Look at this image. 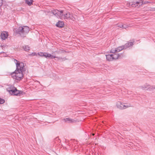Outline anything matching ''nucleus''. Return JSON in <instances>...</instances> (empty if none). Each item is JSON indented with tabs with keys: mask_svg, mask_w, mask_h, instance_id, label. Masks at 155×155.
Segmentation results:
<instances>
[{
	"mask_svg": "<svg viewBox=\"0 0 155 155\" xmlns=\"http://www.w3.org/2000/svg\"><path fill=\"white\" fill-rule=\"evenodd\" d=\"M53 14L58 18H61L63 17L64 19H68L71 18L72 15L69 12L65 13L63 10H58L57 9H54L52 11Z\"/></svg>",
	"mask_w": 155,
	"mask_h": 155,
	"instance_id": "1",
	"label": "nucleus"
},
{
	"mask_svg": "<svg viewBox=\"0 0 155 155\" xmlns=\"http://www.w3.org/2000/svg\"><path fill=\"white\" fill-rule=\"evenodd\" d=\"M29 30V28L28 26H20L16 29L15 32L21 37H24L27 34Z\"/></svg>",
	"mask_w": 155,
	"mask_h": 155,
	"instance_id": "2",
	"label": "nucleus"
},
{
	"mask_svg": "<svg viewBox=\"0 0 155 155\" xmlns=\"http://www.w3.org/2000/svg\"><path fill=\"white\" fill-rule=\"evenodd\" d=\"M15 62L16 64V72L17 71H19L20 73L23 74V72L25 71L26 69L25 68L23 63H19V61L16 59H15Z\"/></svg>",
	"mask_w": 155,
	"mask_h": 155,
	"instance_id": "3",
	"label": "nucleus"
},
{
	"mask_svg": "<svg viewBox=\"0 0 155 155\" xmlns=\"http://www.w3.org/2000/svg\"><path fill=\"white\" fill-rule=\"evenodd\" d=\"M151 2L147 1H143V0H139L136 2H134L133 3L130 2L129 4V5H130L132 7H139L140 5L143 4H146L150 3Z\"/></svg>",
	"mask_w": 155,
	"mask_h": 155,
	"instance_id": "4",
	"label": "nucleus"
},
{
	"mask_svg": "<svg viewBox=\"0 0 155 155\" xmlns=\"http://www.w3.org/2000/svg\"><path fill=\"white\" fill-rule=\"evenodd\" d=\"M23 74L20 73L19 71H17L16 72L15 71L12 73L11 76L14 79H15L18 81H20L21 80L23 77Z\"/></svg>",
	"mask_w": 155,
	"mask_h": 155,
	"instance_id": "5",
	"label": "nucleus"
},
{
	"mask_svg": "<svg viewBox=\"0 0 155 155\" xmlns=\"http://www.w3.org/2000/svg\"><path fill=\"white\" fill-rule=\"evenodd\" d=\"M134 45L133 42L132 41L129 42L128 43H126L124 45L119 46L116 48L117 52H120L122 50L126 49L128 48H129L133 46Z\"/></svg>",
	"mask_w": 155,
	"mask_h": 155,
	"instance_id": "6",
	"label": "nucleus"
},
{
	"mask_svg": "<svg viewBox=\"0 0 155 155\" xmlns=\"http://www.w3.org/2000/svg\"><path fill=\"white\" fill-rule=\"evenodd\" d=\"M117 107L120 109H125L127 107H131L130 104L127 105H125L124 103L121 102H118L116 103Z\"/></svg>",
	"mask_w": 155,
	"mask_h": 155,
	"instance_id": "7",
	"label": "nucleus"
},
{
	"mask_svg": "<svg viewBox=\"0 0 155 155\" xmlns=\"http://www.w3.org/2000/svg\"><path fill=\"white\" fill-rule=\"evenodd\" d=\"M63 121L65 122L72 123L77 122L78 120L76 119H72L70 118H65L63 119Z\"/></svg>",
	"mask_w": 155,
	"mask_h": 155,
	"instance_id": "8",
	"label": "nucleus"
},
{
	"mask_svg": "<svg viewBox=\"0 0 155 155\" xmlns=\"http://www.w3.org/2000/svg\"><path fill=\"white\" fill-rule=\"evenodd\" d=\"M142 88L144 90H151L155 89V87L153 86H151L150 85L146 84L142 86Z\"/></svg>",
	"mask_w": 155,
	"mask_h": 155,
	"instance_id": "9",
	"label": "nucleus"
},
{
	"mask_svg": "<svg viewBox=\"0 0 155 155\" xmlns=\"http://www.w3.org/2000/svg\"><path fill=\"white\" fill-rule=\"evenodd\" d=\"M8 35L7 32L3 31L2 32L1 35V38L3 40H5L8 37Z\"/></svg>",
	"mask_w": 155,
	"mask_h": 155,
	"instance_id": "10",
	"label": "nucleus"
},
{
	"mask_svg": "<svg viewBox=\"0 0 155 155\" xmlns=\"http://www.w3.org/2000/svg\"><path fill=\"white\" fill-rule=\"evenodd\" d=\"M45 57L46 58H57L58 59H62L61 58L58 57H56L55 56L52 55L51 54H48L47 53H45Z\"/></svg>",
	"mask_w": 155,
	"mask_h": 155,
	"instance_id": "11",
	"label": "nucleus"
},
{
	"mask_svg": "<svg viewBox=\"0 0 155 155\" xmlns=\"http://www.w3.org/2000/svg\"><path fill=\"white\" fill-rule=\"evenodd\" d=\"M15 87L13 85H10L7 89V91L10 94H12L13 93V91H14V89L15 88Z\"/></svg>",
	"mask_w": 155,
	"mask_h": 155,
	"instance_id": "12",
	"label": "nucleus"
},
{
	"mask_svg": "<svg viewBox=\"0 0 155 155\" xmlns=\"http://www.w3.org/2000/svg\"><path fill=\"white\" fill-rule=\"evenodd\" d=\"M112 56L113 60L117 59L119 58L120 57V55L122 54H118L117 53H116L114 54H112Z\"/></svg>",
	"mask_w": 155,
	"mask_h": 155,
	"instance_id": "13",
	"label": "nucleus"
},
{
	"mask_svg": "<svg viewBox=\"0 0 155 155\" xmlns=\"http://www.w3.org/2000/svg\"><path fill=\"white\" fill-rule=\"evenodd\" d=\"M21 92V91L18 90L16 88L14 89V91H13V93L12 95L17 96Z\"/></svg>",
	"mask_w": 155,
	"mask_h": 155,
	"instance_id": "14",
	"label": "nucleus"
},
{
	"mask_svg": "<svg viewBox=\"0 0 155 155\" xmlns=\"http://www.w3.org/2000/svg\"><path fill=\"white\" fill-rule=\"evenodd\" d=\"M64 24L62 21H59L56 24V25L58 27L62 28L64 26Z\"/></svg>",
	"mask_w": 155,
	"mask_h": 155,
	"instance_id": "15",
	"label": "nucleus"
},
{
	"mask_svg": "<svg viewBox=\"0 0 155 155\" xmlns=\"http://www.w3.org/2000/svg\"><path fill=\"white\" fill-rule=\"evenodd\" d=\"M111 54L106 55V58L108 61H112L113 60L112 56Z\"/></svg>",
	"mask_w": 155,
	"mask_h": 155,
	"instance_id": "16",
	"label": "nucleus"
},
{
	"mask_svg": "<svg viewBox=\"0 0 155 155\" xmlns=\"http://www.w3.org/2000/svg\"><path fill=\"white\" fill-rule=\"evenodd\" d=\"M25 3L29 6L31 5L33 2V0H25Z\"/></svg>",
	"mask_w": 155,
	"mask_h": 155,
	"instance_id": "17",
	"label": "nucleus"
},
{
	"mask_svg": "<svg viewBox=\"0 0 155 155\" xmlns=\"http://www.w3.org/2000/svg\"><path fill=\"white\" fill-rule=\"evenodd\" d=\"M24 50L26 51H28L30 50V47L28 46L25 45L23 46Z\"/></svg>",
	"mask_w": 155,
	"mask_h": 155,
	"instance_id": "18",
	"label": "nucleus"
},
{
	"mask_svg": "<svg viewBox=\"0 0 155 155\" xmlns=\"http://www.w3.org/2000/svg\"><path fill=\"white\" fill-rule=\"evenodd\" d=\"M111 53L114 54L116 53H117L116 51V48L112 49L110 51Z\"/></svg>",
	"mask_w": 155,
	"mask_h": 155,
	"instance_id": "19",
	"label": "nucleus"
},
{
	"mask_svg": "<svg viewBox=\"0 0 155 155\" xmlns=\"http://www.w3.org/2000/svg\"><path fill=\"white\" fill-rule=\"evenodd\" d=\"M38 55H39L40 56H44L45 57V53H44L43 52H41L40 53H38Z\"/></svg>",
	"mask_w": 155,
	"mask_h": 155,
	"instance_id": "20",
	"label": "nucleus"
},
{
	"mask_svg": "<svg viewBox=\"0 0 155 155\" xmlns=\"http://www.w3.org/2000/svg\"><path fill=\"white\" fill-rule=\"evenodd\" d=\"M5 101L4 99L0 98V104H2L4 103Z\"/></svg>",
	"mask_w": 155,
	"mask_h": 155,
	"instance_id": "21",
	"label": "nucleus"
},
{
	"mask_svg": "<svg viewBox=\"0 0 155 155\" xmlns=\"http://www.w3.org/2000/svg\"><path fill=\"white\" fill-rule=\"evenodd\" d=\"M29 55L30 56H36L38 55L37 53H36L35 52H32L31 54H29Z\"/></svg>",
	"mask_w": 155,
	"mask_h": 155,
	"instance_id": "22",
	"label": "nucleus"
},
{
	"mask_svg": "<svg viewBox=\"0 0 155 155\" xmlns=\"http://www.w3.org/2000/svg\"><path fill=\"white\" fill-rule=\"evenodd\" d=\"M118 26L120 28H126V27L125 26H124V25H121V24H120L118 25Z\"/></svg>",
	"mask_w": 155,
	"mask_h": 155,
	"instance_id": "23",
	"label": "nucleus"
},
{
	"mask_svg": "<svg viewBox=\"0 0 155 155\" xmlns=\"http://www.w3.org/2000/svg\"><path fill=\"white\" fill-rule=\"evenodd\" d=\"M2 0H0V8L2 5Z\"/></svg>",
	"mask_w": 155,
	"mask_h": 155,
	"instance_id": "24",
	"label": "nucleus"
},
{
	"mask_svg": "<svg viewBox=\"0 0 155 155\" xmlns=\"http://www.w3.org/2000/svg\"><path fill=\"white\" fill-rule=\"evenodd\" d=\"M62 51V50H59V51H55L54 52H58V53H60V52H61V51Z\"/></svg>",
	"mask_w": 155,
	"mask_h": 155,
	"instance_id": "25",
	"label": "nucleus"
},
{
	"mask_svg": "<svg viewBox=\"0 0 155 155\" xmlns=\"http://www.w3.org/2000/svg\"><path fill=\"white\" fill-rule=\"evenodd\" d=\"M153 9L151 10H152V11H155V8H153Z\"/></svg>",
	"mask_w": 155,
	"mask_h": 155,
	"instance_id": "26",
	"label": "nucleus"
},
{
	"mask_svg": "<svg viewBox=\"0 0 155 155\" xmlns=\"http://www.w3.org/2000/svg\"><path fill=\"white\" fill-rule=\"evenodd\" d=\"M4 53V52H3V51L1 52L0 53V54L1 53Z\"/></svg>",
	"mask_w": 155,
	"mask_h": 155,
	"instance_id": "27",
	"label": "nucleus"
},
{
	"mask_svg": "<svg viewBox=\"0 0 155 155\" xmlns=\"http://www.w3.org/2000/svg\"><path fill=\"white\" fill-rule=\"evenodd\" d=\"M1 47H2V45L1 46Z\"/></svg>",
	"mask_w": 155,
	"mask_h": 155,
	"instance_id": "28",
	"label": "nucleus"
},
{
	"mask_svg": "<svg viewBox=\"0 0 155 155\" xmlns=\"http://www.w3.org/2000/svg\"><path fill=\"white\" fill-rule=\"evenodd\" d=\"M53 52H52V54H53Z\"/></svg>",
	"mask_w": 155,
	"mask_h": 155,
	"instance_id": "29",
	"label": "nucleus"
}]
</instances>
